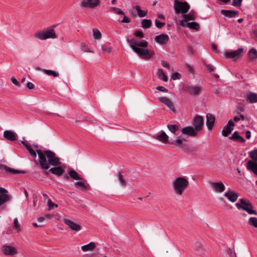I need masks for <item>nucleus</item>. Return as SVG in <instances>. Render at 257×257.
I'll return each instance as SVG.
<instances>
[{
    "instance_id": "obj_49",
    "label": "nucleus",
    "mask_w": 257,
    "mask_h": 257,
    "mask_svg": "<svg viewBox=\"0 0 257 257\" xmlns=\"http://www.w3.org/2000/svg\"><path fill=\"white\" fill-rule=\"evenodd\" d=\"M68 174L69 177H79L78 174L73 170H69L68 171Z\"/></svg>"
},
{
    "instance_id": "obj_41",
    "label": "nucleus",
    "mask_w": 257,
    "mask_h": 257,
    "mask_svg": "<svg viewBox=\"0 0 257 257\" xmlns=\"http://www.w3.org/2000/svg\"><path fill=\"white\" fill-rule=\"evenodd\" d=\"M249 57L251 60L257 58V51L255 49L251 48L249 51Z\"/></svg>"
},
{
    "instance_id": "obj_53",
    "label": "nucleus",
    "mask_w": 257,
    "mask_h": 257,
    "mask_svg": "<svg viewBox=\"0 0 257 257\" xmlns=\"http://www.w3.org/2000/svg\"><path fill=\"white\" fill-rule=\"evenodd\" d=\"M171 78L173 80L179 79L180 78V74L178 72H175L172 74Z\"/></svg>"
},
{
    "instance_id": "obj_11",
    "label": "nucleus",
    "mask_w": 257,
    "mask_h": 257,
    "mask_svg": "<svg viewBox=\"0 0 257 257\" xmlns=\"http://www.w3.org/2000/svg\"><path fill=\"white\" fill-rule=\"evenodd\" d=\"M180 25L182 27L189 28L191 29L198 31L200 29V25L195 22L189 23L186 20H182L180 22Z\"/></svg>"
},
{
    "instance_id": "obj_33",
    "label": "nucleus",
    "mask_w": 257,
    "mask_h": 257,
    "mask_svg": "<svg viewBox=\"0 0 257 257\" xmlns=\"http://www.w3.org/2000/svg\"><path fill=\"white\" fill-rule=\"evenodd\" d=\"M157 74L160 79L163 80L165 82L168 81V77L164 73L163 70L162 69H159L158 70Z\"/></svg>"
},
{
    "instance_id": "obj_21",
    "label": "nucleus",
    "mask_w": 257,
    "mask_h": 257,
    "mask_svg": "<svg viewBox=\"0 0 257 257\" xmlns=\"http://www.w3.org/2000/svg\"><path fill=\"white\" fill-rule=\"evenodd\" d=\"M3 251L5 255H13L17 253L16 248L11 245L4 246Z\"/></svg>"
},
{
    "instance_id": "obj_17",
    "label": "nucleus",
    "mask_w": 257,
    "mask_h": 257,
    "mask_svg": "<svg viewBox=\"0 0 257 257\" xmlns=\"http://www.w3.org/2000/svg\"><path fill=\"white\" fill-rule=\"evenodd\" d=\"M64 223L67 224L72 230L79 231L81 229V226L78 224L68 219H64Z\"/></svg>"
},
{
    "instance_id": "obj_24",
    "label": "nucleus",
    "mask_w": 257,
    "mask_h": 257,
    "mask_svg": "<svg viewBox=\"0 0 257 257\" xmlns=\"http://www.w3.org/2000/svg\"><path fill=\"white\" fill-rule=\"evenodd\" d=\"M246 101L249 103H257V93L249 92L246 94Z\"/></svg>"
},
{
    "instance_id": "obj_32",
    "label": "nucleus",
    "mask_w": 257,
    "mask_h": 257,
    "mask_svg": "<svg viewBox=\"0 0 257 257\" xmlns=\"http://www.w3.org/2000/svg\"><path fill=\"white\" fill-rule=\"evenodd\" d=\"M231 139L240 142H244L245 140L242 137L240 136L237 132H235L230 138Z\"/></svg>"
},
{
    "instance_id": "obj_20",
    "label": "nucleus",
    "mask_w": 257,
    "mask_h": 257,
    "mask_svg": "<svg viewBox=\"0 0 257 257\" xmlns=\"http://www.w3.org/2000/svg\"><path fill=\"white\" fill-rule=\"evenodd\" d=\"M169 37L167 34H161L157 36L155 38V40L158 43L164 45H165L169 41Z\"/></svg>"
},
{
    "instance_id": "obj_6",
    "label": "nucleus",
    "mask_w": 257,
    "mask_h": 257,
    "mask_svg": "<svg viewBox=\"0 0 257 257\" xmlns=\"http://www.w3.org/2000/svg\"><path fill=\"white\" fill-rule=\"evenodd\" d=\"M174 8L176 14H186L189 11L190 7L187 2H182L175 0Z\"/></svg>"
},
{
    "instance_id": "obj_34",
    "label": "nucleus",
    "mask_w": 257,
    "mask_h": 257,
    "mask_svg": "<svg viewBox=\"0 0 257 257\" xmlns=\"http://www.w3.org/2000/svg\"><path fill=\"white\" fill-rule=\"evenodd\" d=\"M152 23L151 20L144 19L142 21V27L144 29H148L152 26Z\"/></svg>"
},
{
    "instance_id": "obj_19",
    "label": "nucleus",
    "mask_w": 257,
    "mask_h": 257,
    "mask_svg": "<svg viewBox=\"0 0 257 257\" xmlns=\"http://www.w3.org/2000/svg\"><path fill=\"white\" fill-rule=\"evenodd\" d=\"M153 138L163 143H167L168 142L169 137L164 132L161 131L160 132L155 134L153 136Z\"/></svg>"
},
{
    "instance_id": "obj_54",
    "label": "nucleus",
    "mask_w": 257,
    "mask_h": 257,
    "mask_svg": "<svg viewBox=\"0 0 257 257\" xmlns=\"http://www.w3.org/2000/svg\"><path fill=\"white\" fill-rule=\"evenodd\" d=\"M156 89L164 92H168V90L162 86H158L156 87Z\"/></svg>"
},
{
    "instance_id": "obj_45",
    "label": "nucleus",
    "mask_w": 257,
    "mask_h": 257,
    "mask_svg": "<svg viewBox=\"0 0 257 257\" xmlns=\"http://www.w3.org/2000/svg\"><path fill=\"white\" fill-rule=\"evenodd\" d=\"M81 47L82 50L85 52H90L92 53H94V52L93 51L90 50L85 43H82L81 44Z\"/></svg>"
},
{
    "instance_id": "obj_2",
    "label": "nucleus",
    "mask_w": 257,
    "mask_h": 257,
    "mask_svg": "<svg viewBox=\"0 0 257 257\" xmlns=\"http://www.w3.org/2000/svg\"><path fill=\"white\" fill-rule=\"evenodd\" d=\"M39 162L41 167L45 170L49 168V165L54 166L61 164L59 158L55 157V154L50 150H37Z\"/></svg>"
},
{
    "instance_id": "obj_23",
    "label": "nucleus",
    "mask_w": 257,
    "mask_h": 257,
    "mask_svg": "<svg viewBox=\"0 0 257 257\" xmlns=\"http://www.w3.org/2000/svg\"><path fill=\"white\" fill-rule=\"evenodd\" d=\"M220 13L228 18H234L238 15V11L233 10H222L220 11Z\"/></svg>"
},
{
    "instance_id": "obj_58",
    "label": "nucleus",
    "mask_w": 257,
    "mask_h": 257,
    "mask_svg": "<svg viewBox=\"0 0 257 257\" xmlns=\"http://www.w3.org/2000/svg\"><path fill=\"white\" fill-rule=\"evenodd\" d=\"M11 81L15 85L18 86H19L20 85V83L14 76H12L11 77Z\"/></svg>"
},
{
    "instance_id": "obj_7",
    "label": "nucleus",
    "mask_w": 257,
    "mask_h": 257,
    "mask_svg": "<svg viewBox=\"0 0 257 257\" xmlns=\"http://www.w3.org/2000/svg\"><path fill=\"white\" fill-rule=\"evenodd\" d=\"M0 172L9 174L24 175L26 174V171L24 170L13 169L1 163H0Z\"/></svg>"
},
{
    "instance_id": "obj_38",
    "label": "nucleus",
    "mask_w": 257,
    "mask_h": 257,
    "mask_svg": "<svg viewBox=\"0 0 257 257\" xmlns=\"http://www.w3.org/2000/svg\"><path fill=\"white\" fill-rule=\"evenodd\" d=\"M43 71L45 73L49 76H53L55 77H56L59 75V74L58 72L54 70L44 69Z\"/></svg>"
},
{
    "instance_id": "obj_15",
    "label": "nucleus",
    "mask_w": 257,
    "mask_h": 257,
    "mask_svg": "<svg viewBox=\"0 0 257 257\" xmlns=\"http://www.w3.org/2000/svg\"><path fill=\"white\" fill-rule=\"evenodd\" d=\"M204 124L203 118L201 116H196L193 120L194 128L198 132L202 130Z\"/></svg>"
},
{
    "instance_id": "obj_5",
    "label": "nucleus",
    "mask_w": 257,
    "mask_h": 257,
    "mask_svg": "<svg viewBox=\"0 0 257 257\" xmlns=\"http://www.w3.org/2000/svg\"><path fill=\"white\" fill-rule=\"evenodd\" d=\"M235 205L238 210H244L249 214L257 215L256 211L252 209V205L247 199H240L239 202L236 203Z\"/></svg>"
},
{
    "instance_id": "obj_56",
    "label": "nucleus",
    "mask_w": 257,
    "mask_h": 257,
    "mask_svg": "<svg viewBox=\"0 0 257 257\" xmlns=\"http://www.w3.org/2000/svg\"><path fill=\"white\" fill-rule=\"evenodd\" d=\"M233 119L235 122H237L240 120H244L245 119V117L243 115L240 114L239 116H234Z\"/></svg>"
},
{
    "instance_id": "obj_43",
    "label": "nucleus",
    "mask_w": 257,
    "mask_h": 257,
    "mask_svg": "<svg viewBox=\"0 0 257 257\" xmlns=\"http://www.w3.org/2000/svg\"><path fill=\"white\" fill-rule=\"evenodd\" d=\"M183 17L185 19V20L187 21V22L188 21L193 20L195 19L194 13L191 12L188 14L184 15Z\"/></svg>"
},
{
    "instance_id": "obj_30",
    "label": "nucleus",
    "mask_w": 257,
    "mask_h": 257,
    "mask_svg": "<svg viewBox=\"0 0 257 257\" xmlns=\"http://www.w3.org/2000/svg\"><path fill=\"white\" fill-rule=\"evenodd\" d=\"M186 141V140L184 137L180 136L176 139L173 140L172 144L178 146H182L183 142Z\"/></svg>"
},
{
    "instance_id": "obj_8",
    "label": "nucleus",
    "mask_w": 257,
    "mask_h": 257,
    "mask_svg": "<svg viewBox=\"0 0 257 257\" xmlns=\"http://www.w3.org/2000/svg\"><path fill=\"white\" fill-rule=\"evenodd\" d=\"M12 196L8 193L7 190L4 188H0V206L6 202L11 200Z\"/></svg>"
},
{
    "instance_id": "obj_42",
    "label": "nucleus",
    "mask_w": 257,
    "mask_h": 257,
    "mask_svg": "<svg viewBox=\"0 0 257 257\" xmlns=\"http://www.w3.org/2000/svg\"><path fill=\"white\" fill-rule=\"evenodd\" d=\"M109 11L118 15H124V13L120 9L115 7H110Z\"/></svg>"
},
{
    "instance_id": "obj_27",
    "label": "nucleus",
    "mask_w": 257,
    "mask_h": 257,
    "mask_svg": "<svg viewBox=\"0 0 257 257\" xmlns=\"http://www.w3.org/2000/svg\"><path fill=\"white\" fill-rule=\"evenodd\" d=\"M96 247V244L94 242H90L89 243L84 245L81 247L82 250L84 252L92 251Z\"/></svg>"
},
{
    "instance_id": "obj_39",
    "label": "nucleus",
    "mask_w": 257,
    "mask_h": 257,
    "mask_svg": "<svg viewBox=\"0 0 257 257\" xmlns=\"http://www.w3.org/2000/svg\"><path fill=\"white\" fill-rule=\"evenodd\" d=\"M25 147L26 148V149L29 151V153L31 154V155L36 158L37 156V152L35 151L32 148L31 146L30 145H25Z\"/></svg>"
},
{
    "instance_id": "obj_25",
    "label": "nucleus",
    "mask_w": 257,
    "mask_h": 257,
    "mask_svg": "<svg viewBox=\"0 0 257 257\" xmlns=\"http://www.w3.org/2000/svg\"><path fill=\"white\" fill-rule=\"evenodd\" d=\"M215 118L210 113H207L206 115V125L209 130H211L214 124Z\"/></svg>"
},
{
    "instance_id": "obj_35",
    "label": "nucleus",
    "mask_w": 257,
    "mask_h": 257,
    "mask_svg": "<svg viewBox=\"0 0 257 257\" xmlns=\"http://www.w3.org/2000/svg\"><path fill=\"white\" fill-rule=\"evenodd\" d=\"M93 37L94 40H100L101 38V34L100 32L97 29L94 28L92 30Z\"/></svg>"
},
{
    "instance_id": "obj_57",
    "label": "nucleus",
    "mask_w": 257,
    "mask_h": 257,
    "mask_svg": "<svg viewBox=\"0 0 257 257\" xmlns=\"http://www.w3.org/2000/svg\"><path fill=\"white\" fill-rule=\"evenodd\" d=\"M130 22H131V19L124 15L123 19L121 21V23H129Z\"/></svg>"
},
{
    "instance_id": "obj_63",
    "label": "nucleus",
    "mask_w": 257,
    "mask_h": 257,
    "mask_svg": "<svg viewBox=\"0 0 257 257\" xmlns=\"http://www.w3.org/2000/svg\"><path fill=\"white\" fill-rule=\"evenodd\" d=\"M37 201V196L36 194L33 195V204L34 206H36V202Z\"/></svg>"
},
{
    "instance_id": "obj_36",
    "label": "nucleus",
    "mask_w": 257,
    "mask_h": 257,
    "mask_svg": "<svg viewBox=\"0 0 257 257\" xmlns=\"http://www.w3.org/2000/svg\"><path fill=\"white\" fill-rule=\"evenodd\" d=\"M167 127L171 133L174 134H176L179 130V127L177 124H168Z\"/></svg>"
},
{
    "instance_id": "obj_40",
    "label": "nucleus",
    "mask_w": 257,
    "mask_h": 257,
    "mask_svg": "<svg viewBox=\"0 0 257 257\" xmlns=\"http://www.w3.org/2000/svg\"><path fill=\"white\" fill-rule=\"evenodd\" d=\"M233 127L226 126L222 131V135L224 136H227L228 134H230L233 130Z\"/></svg>"
},
{
    "instance_id": "obj_37",
    "label": "nucleus",
    "mask_w": 257,
    "mask_h": 257,
    "mask_svg": "<svg viewBox=\"0 0 257 257\" xmlns=\"http://www.w3.org/2000/svg\"><path fill=\"white\" fill-rule=\"evenodd\" d=\"M247 223L254 227L257 228V218L255 217H251L249 218Z\"/></svg>"
},
{
    "instance_id": "obj_22",
    "label": "nucleus",
    "mask_w": 257,
    "mask_h": 257,
    "mask_svg": "<svg viewBox=\"0 0 257 257\" xmlns=\"http://www.w3.org/2000/svg\"><path fill=\"white\" fill-rule=\"evenodd\" d=\"M17 135L12 131L7 130L4 132V137L7 140L14 141L17 140Z\"/></svg>"
},
{
    "instance_id": "obj_1",
    "label": "nucleus",
    "mask_w": 257,
    "mask_h": 257,
    "mask_svg": "<svg viewBox=\"0 0 257 257\" xmlns=\"http://www.w3.org/2000/svg\"><path fill=\"white\" fill-rule=\"evenodd\" d=\"M127 41L134 52L142 58L148 60L154 55L153 51L146 48L148 46V43L145 40L138 41L133 38L130 40L127 39Z\"/></svg>"
},
{
    "instance_id": "obj_4",
    "label": "nucleus",
    "mask_w": 257,
    "mask_h": 257,
    "mask_svg": "<svg viewBox=\"0 0 257 257\" xmlns=\"http://www.w3.org/2000/svg\"><path fill=\"white\" fill-rule=\"evenodd\" d=\"M189 184L185 178H176L173 183L174 192L176 194L181 195Z\"/></svg>"
},
{
    "instance_id": "obj_50",
    "label": "nucleus",
    "mask_w": 257,
    "mask_h": 257,
    "mask_svg": "<svg viewBox=\"0 0 257 257\" xmlns=\"http://www.w3.org/2000/svg\"><path fill=\"white\" fill-rule=\"evenodd\" d=\"M165 25V23L164 22H161L158 20H155V25L156 26L160 29L162 28L163 27H164Z\"/></svg>"
},
{
    "instance_id": "obj_10",
    "label": "nucleus",
    "mask_w": 257,
    "mask_h": 257,
    "mask_svg": "<svg viewBox=\"0 0 257 257\" xmlns=\"http://www.w3.org/2000/svg\"><path fill=\"white\" fill-rule=\"evenodd\" d=\"M223 195L227 198L229 201L231 202H235L238 197V194L231 189H228L224 193Z\"/></svg>"
},
{
    "instance_id": "obj_55",
    "label": "nucleus",
    "mask_w": 257,
    "mask_h": 257,
    "mask_svg": "<svg viewBox=\"0 0 257 257\" xmlns=\"http://www.w3.org/2000/svg\"><path fill=\"white\" fill-rule=\"evenodd\" d=\"M134 35L139 38H142L144 37L143 33L140 31H136L134 33Z\"/></svg>"
},
{
    "instance_id": "obj_16",
    "label": "nucleus",
    "mask_w": 257,
    "mask_h": 257,
    "mask_svg": "<svg viewBox=\"0 0 257 257\" xmlns=\"http://www.w3.org/2000/svg\"><path fill=\"white\" fill-rule=\"evenodd\" d=\"M243 51V49L240 48L235 51L225 53L224 56L226 58L237 59L240 57Z\"/></svg>"
},
{
    "instance_id": "obj_18",
    "label": "nucleus",
    "mask_w": 257,
    "mask_h": 257,
    "mask_svg": "<svg viewBox=\"0 0 257 257\" xmlns=\"http://www.w3.org/2000/svg\"><path fill=\"white\" fill-rule=\"evenodd\" d=\"M73 178L78 180V181L74 182V185L76 188L83 191H86L88 189V187L89 185L87 183H85L84 182L79 181L82 178Z\"/></svg>"
},
{
    "instance_id": "obj_44",
    "label": "nucleus",
    "mask_w": 257,
    "mask_h": 257,
    "mask_svg": "<svg viewBox=\"0 0 257 257\" xmlns=\"http://www.w3.org/2000/svg\"><path fill=\"white\" fill-rule=\"evenodd\" d=\"M13 228L14 229H16L18 232L21 231V225L19 223L18 219L17 218L14 219Z\"/></svg>"
},
{
    "instance_id": "obj_47",
    "label": "nucleus",
    "mask_w": 257,
    "mask_h": 257,
    "mask_svg": "<svg viewBox=\"0 0 257 257\" xmlns=\"http://www.w3.org/2000/svg\"><path fill=\"white\" fill-rule=\"evenodd\" d=\"M101 48L103 52L106 54H109L111 52L112 49L111 47H108L104 45H102Z\"/></svg>"
},
{
    "instance_id": "obj_26",
    "label": "nucleus",
    "mask_w": 257,
    "mask_h": 257,
    "mask_svg": "<svg viewBox=\"0 0 257 257\" xmlns=\"http://www.w3.org/2000/svg\"><path fill=\"white\" fill-rule=\"evenodd\" d=\"M201 88L198 86H187L185 88V90H188L190 94L197 95L201 91Z\"/></svg>"
},
{
    "instance_id": "obj_62",
    "label": "nucleus",
    "mask_w": 257,
    "mask_h": 257,
    "mask_svg": "<svg viewBox=\"0 0 257 257\" xmlns=\"http://www.w3.org/2000/svg\"><path fill=\"white\" fill-rule=\"evenodd\" d=\"M211 47H212V50H213L215 52L217 53L218 50H217V45H216L214 44H211Z\"/></svg>"
},
{
    "instance_id": "obj_3",
    "label": "nucleus",
    "mask_w": 257,
    "mask_h": 257,
    "mask_svg": "<svg viewBox=\"0 0 257 257\" xmlns=\"http://www.w3.org/2000/svg\"><path fill=\"white\" fill-rule=\"evenodd\" d=\"M54 27L55 26H52L46 30L38 32L35 34L34 37L41 40H45L48 39H56L57 38V36L54 30Z\"/></svg>"
},
{
    "instance_id": "obj_60",
    "label": "nucleus",
    "mask_w": 257,
    "mask_h": 257,
    "mask_svg": "<svg viewBox=\"0 0 257 257\" xmlns=\"http://www.w3.org/2000/svg\"><path fill=\"white\" fill-rule=\"evenodd\" d=\"M26 86L29 89H33L34 88V85L31 82H28L26 84Z\"/></svg>"
},
{
    "instance_id": "obj_52",
    "label": "nucleus",
    "mask_w": 257,
    "mask_h": 257,
    "mask_svg": "<svg viewBox=\"0 0 257 257\" xmlns=\"http://www.w3.org/2000/svg\"><path fill=\"white\" fill-rule=\"evenodd\" d=\"M202 247V245L200 242H197L194 244V248L197 251H199L201 249Z\"/></svg>"
},
{
    "instance_id": "obj_12",
    "label": "nucleus",
    "mask_w": 257,
    "mask_h": 257,
    "mask_svg": "<svg viewBox=\"0 0 257 257\" xmlns=\"http://www.w3.org/2000/svg\"><path fill=\"white\" fill-rule=\"evenodd\" d=\"M99 3V0H83L80 5L84 8H93L98 6Z\"/></svg>"
},
{
    "instance_id": "obj_64",
    "label": "nucleus",
    "mask_w": 257,
    "mask_h": 257,
    "mask_svg": "<svg viewBox=\"0 0 257 257\" xmlns=\"http://www.w3.org/2000/svg\"><path fill=\"white\" fill-rule=\"evenodd\" d=\"M99 254L100 253L97 251L96 252H94L90 254L89 257H97Z\"/></svg>"
},
{
    "instance_id": "obj_51",
    "label": "nucleus",
    "mask_w": 257,
    "mask_h": 257,
    "mask_svg": "<svg viewBox=\"0 0 257 257\" xmlns=\"http://www.w3.org/2000/svg\"><path fill=\"white\" fill-rule=\"evenodd\" d=\"M242 0H233L232 5L234 7H240L241 5Z\"/></svg>"
},
{
    "instance_id": "obj_48",
    "label": "nucleus",
    "mask_w": 257,
    "mask_h": 257,
    "mask_svg": "<svg viewBox=\"0 0 257 257\" xmlns=\"http://www.w3.org/2000/svg\"><path fill=\"white\" fill-rule=\"evenodd\" d=\"M48 206L49 207V209L51 210L53 209L54 207H57L58 204L53 203L52 200L50 199H49L48 200Z\"/></svg>"
},
{
    "instance_id": "obj_13",
    "label": "nucleus",
    "mask_w": 257,
    "mask_h": 257,
    "mask_svg": "<svg viewBox=\"0 0 257 257\" xmlns=\"http://www.w3.org/2000/svg\"><path fill=\"white\" fill-rule=\"evenodd\" d=\"M182 134L189 136L191 137H195L197 135L198 131H197L193 127L188 126L182 128L181 130Z\"/></svg>"
},
{
    "instance_id": "obj_61",
    "label": "nucleus",
    "mask_w": 257,
    "mask_h": 257,
    "mask_svg": "<svg viewBox=\"0 0 257 257\" xmlns=\"http://www.w3.org/2000/svg\"><path fill=\"white\" fill-rule=\"evenodd\" d=\"M161 64L162 65V66L164 67H166V68H167L168 69L170 68V64H169V63H168L166 61H161Z\"/></svg>"
},
{
    "instance_id": "obj_46",
    "label": "nucleus",
    "mask_w": 257,
    "mask_h": 257,
    "mask_svg": "<svg viewBox=\"0 0 257 257\" xmlns=\"http://www.w3.org/2000/svg\"><path fill=\"white\" fill-rule=\"evenodd\" d=\"M249 155L253 160L257 161V149L249 152Z\"/></svg>"
},
{
    "instance_id": "obj_59",
    "label": "nucleus",
    "mask_w": 257,
    "mask_h": 257,
    "mask_svg": "<svg viewBox=\"0 0 257 257\" xmlns=\"http://www.w3.org/2000/svg\"><path fill=\"white\" fill-rule=\"evenodd\" d=\"M118 181L122 186H124L126 184V181L124 179V178H118Z\"/></svg>"
},
{
    "instance_id": "obj_9",
    "label": "nucleus",
    "mask_w": 257,
    "mask_h": 257,
    "mask_svg": "<svg viewBox=\"0 0 257 257\" xmlns=\"http://www.w3.org/2000/svg\"><path fill=\"white\" fill-rule=\"evenodd\" d=\"M209 184L211 187V188L216 192L217 193H222L223 192L225 189V187L223 183L221 182H213L210 181L209 182Z\"/></svg>"
},
{
    "instance_id": "obj_31",
    "label": "nucleus",
    "mask_w": 257,
    "mask_h": 257,
    "mask_svg": "<svg viewBox=\"0 0 257 257\" xmlns=\"http://www.w3.org/2000/svg\"><path fill=\"white\" fill-rule=\"evenodd\" d=\"M133 9L136 10L137 11L138 16L140 18L144 17L147 15L148 11L141 10L140 7L138 6L133 7Z\"/></svg>"
},
{
    "instance_id": "obj_29",
    "label": "nucleus",
    "mask_w": 257,
    "mask_h": 257,
    "mask_svg": "<svg viewBox=\"0 0 257 257\" xmlns=\"http://www.w3.org/2000/svg\"><path fill=\"white\" fill-rule=\"evenodd\" d=\"M53 174L57 176H61L64 173V170L61 167L53 168L49 170Z\"/></svg>"
},
{
    "instance_id": "obj_28",
    "label": "nucleus",
    "mask_w": 257,
    "mask_h": 257,
    "mask_svg": "<svg viewBox=\"0 0 257 257\" xmlns=\"http://www.w3.org/2000/svg\"><path fill=\"white\" fill-rule=\"evenodd\" d=\"M247 167L248 169L253 172L255 175H257V163L249 161Z\"/></svg>"
},
{
    "instance_id": "obj_14",
    "label": "nucleus",
    "mask_w": 257,
    "mask_h": 257,
    "mask_svg": "<svg viewBox=\"0 0 257 257\" xmlns=\"http://www.w3.org/2000/svg\"><path fill=\"white\" fill-rule=\"evenodd\" d=\"M159 100L168 106V107L174 113L176 112V110L172 101L166 97H160Z\"/></svg>"
}]
</instances>
